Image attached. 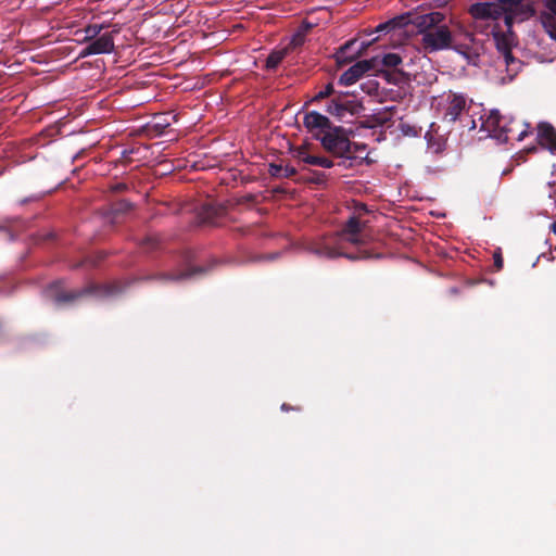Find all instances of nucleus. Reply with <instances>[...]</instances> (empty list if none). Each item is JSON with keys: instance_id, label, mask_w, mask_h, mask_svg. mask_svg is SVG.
<instances>
[{"instance_id": "1", "label": "nucleus", "mask_w": 556, "mask_h": 556, "mask_svg": "<svg viewBox=\"0 0 556 556\" xmlns=\"http://www.w3.org/2000/svg\"><path fill=\"white\" fill-rule=\"evenodd\" d=\"M203 269L201 267H195L191 271L181 273L179 276L161 274L156 276H143L134 278L131 280H117L104 285H89L79 290L65 291L62 289L61 281H55L49 286L46 290V296L54 302L58 306H64L67 304H72L77 300L89 295L94 294L97 296H115L124 292L127 288H129L134 282L138 281H149V280H179L188 278L198 273H202Z\"/></svg>"}, {"instance_id": "2", "label": "nucleus", "mask_w": 556, "mask_h": 556, "mask_svg": "<svg viewBox=\"0 0 556 556\" xmlns=\"http://www.w3.org/2000/svg\"><path fill=\"white\" fill-rule=\"evenodd\" d=\"M362 229L363 224L361 220L356 216H352L349 218L341 232L333 233L308 243L307 251L318 257L336 258L343 256L349 260H356L357 256L343 251L344 243L349 242L355 245L363 243L361 238Z\"/></svg>"}, {"instance_id": "3", "label": "nucleus", "mask_w": 556, "mask_h": 556, "mask_svg": "<svg viewBox=\"0 0 556 556\" xmlns=\"http://www.w3.org/2000/svg\"><path fill=\"white\" fill-rule=\"evenodd\" d=\"M445 15L441 12H431L418 15L413 21L421 35V46L428 53L451 49L453 35L448 26L443 24Z\"/></svg>"}, {"instance_id": "4", "label": "nucleus", "mask_w": 556, "mask_h": 556, "mask_svg": "<svg viewBox=\"0 0 556 556\" xmlns=\"http://www.w3.org/2000/svg\"><path fill=\"white\" fill-rule=\"evenodd\" d=\"M350 132L342 126H333L327 134L318 135L317 140L320 141L326 151L343 160L344 157H350L349 151L351 147L357 148L350 140Z\"/></svg>"}, {"instance_id": "5", "label": "nucleus", "mask_w": 556, "mask_h": 556, "mask_svg": "<svg viewBox=\"0 0 556 556\" xmlns=\"http://www.w3.org/2000/svg\"><path fill=\"white\" fill-rule=\"evenodd\" d=\"M363 110L364 106L359 101L350 99L343 92L331 98L326 106V112L339 119H343L346 115H358Z\"/></svg>"}, {"instance_id": "6", "label": "nucleus", "mask_w": 556, "mask_h": 556, "mask_svg": "<svg viewBox=\"0 0 556 556\" xmlns=\"http://www.w3.org/2000/svg\"><path fill=\"white\" fill-rule=\"evenodd\" d=\"M378 56L368 60H362L348 68L339 78V84L342 86H351L355 84L361 77L368 72L377 70Z\"/></svg>"}, {"instance_id": "7", "label": "nucleus", "mask_w": 556, "mask_h": 556, "mask_svg": "<svg viewBox=\"0 0 556 556\" xmlns=\"http://www.w3.org/2000/svg\"><path fill=\"white\" fill-rule=\"evenodd\" d=\"M114 33L115 31L104 33L100 37L88 41L79 52V58H87L93 54L111 53L114 50Z\"/></svg>"}, {"instance_id": "8", "label": "nucleus", "mask_w": 556, "mask_h": 556, "mask_svg": "<svg viewBox=\"0 0 556 556\" xmlns=\"http://www.w3.org/2000/svg\"><path fill=\"white\" fill-rule=\"evenodd\" d=\"M303 125L316 140L318 135L323 136L333 127L327 116L316 111L308 112L304 115Z\"/></svg>"}, {"instance_id": "9", "label": "nucleus", "mask_w": 556, "mask_h": 556, "mask_svg": "<svg viewBox=\"0 0 556 556\" xmlns=\"http://www.w3.org/2000/svg\"><path fill=\"white\" fill-rule=\"evenodd\" d=\"M468 12L476 20L497 21L503 15L504 9L494 2H477L469 7Z\"/></svg>"}, {"instance_id": "10", "label": "nucleus", "mask_w": 556, "mask_h": 556, "mask_svg": "<svg viewBox=\"0 0 556 556\" xmlns=\"http://www.w3.org/2000/svg\"><path fill=\"white\" fill-rule=\"evenodd\" d=\"M357 42L356 39L348 40L345 43L340 46L336 53L334 58L339 65H345L349 63H352L357 58L362 56L365 51L368 49V47L372 43V41L369 42H362L361 47L357 51L350 53L352 50V47Z\"/></svg>"}, {"instance_id": "11", "label": "nucleus", "mask_w": 556, "mask_h": 556, "mask_svg": "<svg viewBox=\"0 0 556 556\" xmlns=\"http://www.w3.org/2000/svg\"><path fill=\"white\" fill-rule=\"evenodd\" d=\"M466 105L467 99L464 94L450 92L446 98L444 119L451 123L455 122L466 109Z\"/></svg>"}, {"instance_id": "12", "label": "nucleus", "mask_w": 556, "mask_h": 556, "mask_svg": "<svg viewBox=\"0 0 556 556\" xmlns=\"http://www.w3.org/2000/svg\"><path fill=\"white\" fill-rule=\"evenodd\" d=\"M538 141L541 147L556 154V129L552 124L542 122L538 125Z\"/></svg>"}, {"instance_id": "13", "label": "nucleus", "mask_w": 556, "mask_h": 556, "mask_svg": "<svg viewBox=\"0 0 556 556\" xmlns=\"http://www.w3.org/2000/svg\"><path fill=\"white\" fill-rule=\"evenodd\" d=\"M132 210V203L127 200H119L110 204L106 211V217L112 224H115L119 218Z\"/></svg>"}, {"instance_id": "14", "label": "nucleus", "mask_w": 556, "mask_h": 556, "mask_svg": "<svg viewBox=\"0 0 556 556\" xmlns=\"http://www.w3.org/2000/svg\"><path fill=\"white\" fill-rule=\"evenodd\" d=\"M177 121V115L165 112L154 116L153 123L151 125V129L155 132V135L160 136L164 132V130L172 125L173 122Z\"/></svg>"}, {"instance_id": "15", "label": "nucleus", "mask_w": 556, "mask_h": 556, "mask_svg": "<svg viewBox=\"0 0 556 556\" xmlns=\"http://www.w3.org/2000/svg\"><path fill=\"white\" fill-rule=\"evenodd\" d=\"M506 121L497 110H492L483 119L482 127L488 130L493 137L495 132L501 128L502 124Z\"/></svg>"}, {"instance_id": "16", "label": "nucleus", "mask_w": 556, "mask_h": 556, "mask_svg": "<svg viewBox=\"0 0 556 556\" xmlns=\"http://www.w3.org/2000/svg\"><path fill=\"white\" fill-rule=\"evenodd\" d=\"M352 143L357 146V148L351 147L349 151L350 157H344L341 162L338 163L339 166L348 168L353 166V161L356 159L367 160V156H362V153L366 150V144L354 141H352Z\"/></svg>"}, {"instance_id": "17", "label": "nucleus", "mask_w": 556, "mask_h": 556, "mask_svg": "<svg viewBox=\"0 0 556 556\" xmlns=\"http://www.w3.org/2000/svg\"><path fill=\"white\" fill-rule=\"evenodd\" d=\"M510 35L511 34H505L501 30H493L495 46L501 54H504L511 50Z\"/></svg>"}, {"instance_id": "18", "label": "nucleus", "mask_w": 556, "mask_h": 556, "mask_svg": "<svg viewBox=\"0 0 556 556\" xmlns=\"http://www.w3.org/2000/svg\"><path fill=\"white\" fill-rule=\"evenodd\" d=\"M402 63V58L397 53H387L381 59L378 56L377 70L374 72H379L382 67L395 68L397 65Z\"/></svg>"}, {"instance_id": "19", "label": "nucleus", "mask_w": 556, "mask_h": 556, "mask_svg": "<svg viewBox=\"0 0 556 556\" xmlns=\"http://www.w3.org/2000/svg\"><path fill=\"white\" fill-rule=\"evenodd\" d=\"M541 23L545 31L556 40V15L551 12H542L540 15Z\"/></svg>"}, {"instance_id": "20", "label": "nucleus", "mask_w": 556, "mask_h": 556, "mask_svg": "<svg viewBox=\"0 0 556 556\" xmlns=\"http://www.w3.org/2000/svg\"><path fill=\"white\" fill-rule=\"evenodd\" d=\"M268 172H269L270 176H273V177H285V178L293 177L298 173L293 166H289V165L282 166L280 164H274V163H271L269 165Z\"/></svg>"}, {"instance_id": "21", "label": "nucleus", "mask_w": 556, "mask_h": 556, "mask_svg": "<svg viewBox=\"0 0 556 556\" xmlns=\"http://www.w3.org/2000/svg\"><path fill=\"white\" fill-rule=\"evenodd\" d=\"M339 92L334 90V86L332 83H328L326 86H324L319 91H317L314 97L311 99V103L320 102L324 99L327 98H333Z\"/></svg>"}, {"instance_id": "22", "label": "nucleus", "mask_w": 556, "mask_h": 556, "mask_svg": "<svg viewBox=\"0 0 556 556\" xmlns=\"http://www.w3.org/2000/svg\"><path fill=\"white\" fill-rule=\"evenodd\" d=\"M404 21H405V17L404 16H399V17H395V18H392L386 23H381L379 24L375 31L376 33H382V31H390L391 29H394L395 27H401L404 25Z\"/></svg>"}, {"instance_id": "23", "label": "nucleus", "mask_w": 556, "mask_h": 556, "mask_svg": "<svg viewBox=\"0 0 556 556\" xmlns=\"http://www.w3.org/2000/svg\"><path fill=\"white\" fill-rule=\"evenodd\" d=\"M286 56L285 50L273 51L266 59V68L275 70Z\"/></svg>"}, {"instance_id": "24", "label": "nucleus", "mask_w": 556, "mask_h": 556, "mask_svg": "<svg viewBox=\"0 0 556 556\" xmlns=\"http://www.w3.org/2000/svg\"><path fill=\"white\" fill-rule=\"evenodd\" d=\"M305 163L313 165V166L324 167V168H331L334 165L332 160H330L326 156H317V155L306 156Z\"/></svg>"}, {"instance_id": "25", "label": "nucleus", "mask_w": 556, "mask_h": 556, "mask_svg": "<svg viewBox=\"0 0 556 556\" xmlns=\"http://www.w3.org/2000/svg\"><path fill=\"white\" fill-rule=\"evenodd\" d=\"M104 25L102 24H90L85 28V38L84 41L88 42L94 38L100 37L101 31L103 30Z\"/></svg>"}, {"instance_id": "26", "label": "nucleus", "mask_w": 556, "mask_h": 556, "mask_svg": "<svg viewBox=\"0 0 556 556\" xmlns=\"http://www.w3.org/2000/svg\"><path fill=\"white\" fill-rule=\"evenodd\" d=\"M511 123L513 121L509 123L505 121L501 128L495 132L494 138L501 142H507L509 140V135L513 134V128L510 126Z\"/></svg>"}, {"instance_id": "27", "label": "nucleus", "mask_w": 556, "mask_h": 556, "mask_svg": "<svg viewBox=\"0 0 556 556\" xmlns=\"http://www.w3.org/2000/svg\"><path fill=\"white\" fill-rule=\"evenodd\" d=\"M502 55L504 58L507 70L511 72H517L520 66V61L513 55L511 50Z\"/></svg>"}, {"instance_id": "28", "label": "nucleus", "mask_w": 556, "mask_h": 556, "mask_svg": "<svg viewBox=\"0 0 556 556\" xmlns=\"http://www.w3.org/2000/svg\"><path fill=\"white\" fill-rule=\"evenodd\" d=\"M159 244L160 238L156 235H149L141 241V245L148 251L155 250Z\"/></svg>"}, {"instance_id": "29", "label": "nucleus", "mask_w": 556, "mask_h": 556, "mask_svg": "<svg viewBox=\"0 0 556 556\" xmlns=\"http://www.w3.org/2000/svg\"><path fill=\"white\" fill-rule=\"evenodd\" d=\"M498 5H501L504 11H518L519 7H521L523 0H496Z\"/></svg>"}, {"instance_id": "30", "label": "nucleus", "mask_w": 556, "mask_h": 556, "mask_svg": "<svg viewBox=\"0 0 556 556\" xmlns=\"http://www.w3.org/2000/svg\"><path fill=\"white\" fill-rule=\"evenodd\" d=\"M517 12L518 11H504L503 12V14H504V23H505V25L507 27L508 34H513L511 28H513L514 21H515V17L517 15Z\"/></svg>"}, {"instance_id": "31", "label": "nucleus", "mask_w": 556, "mask_h": 556, "mask_svg": "<svg viewBox=\"0 0 556 556\" xmlns=\"http://www.w3.org/2000/svg\"><path fill=\"white\" fill-rule=\"evenodd\" d=\"M494 267L496 271H500L503 268L504 260L502 256L501 249H496L493 253Z\"/></svg>"}, {"instance_id": "32", "label": "nucleus", "mask_w": 556, "mask_h": 556, "mask_svg": "<svg viewBox=\"0 0 556 556\" xmlns=\"http://www.w3.org/2000/svg\"><path fill=\"white\" fill-rule=\"evenodd\" d=\"M203 215H204V222L211 223L212 217L216 215V210L212 205H204L203 206Z\"/></svg>"}, {"instance_id": "33", "label": "nucleus", "mask_w": 556, "mask_h": 556, "mask_svg": "<svg viewBox=\"0 0 556 556\" xmlns=\"http://www.w3.org/2000/svg\"><path fill=\"white\" fill-rule=\"evenodd\" d=\"M295 155L299 160H301L304 163L306 156H313L312 154L308 153V149L306 146L299 147L295 151Z\"/></svg>"}, {"instance_id": "34", "label": "nucleus", "mask_w": 556, "mask_h": 556, "mask_svg": "<svg viewBox=\"0 0 556 556\" xmlns=\"http://www.w3.org/2000/svg\"><path fill=\"white\" fill-rule=\"evenodd\" d=\"M546 8L548 12L556 15V0H546Z\"/></svg>"}, {"instance_id": "35", "label": "nucleus", "mask_w": 556, "mask_h": 556, "mask_svg": "<svg viewBox=\"0 0 556 556\" xmlns=\"http://www.w3.org/2000/svg\"><path fill=\"white\" fill-rule=\"evenodd\" d=\"M278 256H279V253H269V254H265V255L258 256V260H262V261H274Z\"/></svg>"}, {"instance_id": "36", "label": "nucleus", "mask_w": 556, "mask_h": 556, "mask_svg": "<svg viewBox=\"0 0 556 556\" xmlns=\"http://www.w3.org/2000/svg\"><path fill=\"white\" fill-rule=\"evenodd\" d=\"M9 224H10V219H4V220L0 222V232L3 231V232L10 233Z\"/></svg>"}, {"instance_id": "37", "label": "nucleus", "mask_w": 556, "mask_h": 556, "mask_svg": "<svg viewBox=\"0 0 556 556\" xmlns=\"http://www.w3.org/2000/svg\"><path fill=\"white\" fill-rule=\"evenodd\" d=\"M355 210H356V212H358V213H363V212H364V213H367V212H368L367 205H366V204H364V203H358V204H356Z\"/></svg>"}, {"instance_id": "38", "label": "nucleus", "mask_w": 556, "mask_h": 556, "mask_svg": "<svg viewBox=\"0 0 556 556\" xmlns=\"http://www.w3.org/2000/svg\"><path fill=\"white\" fill-rule=\"evenodd\" d=\"M126 188L127 187L125 184H116L115 186L112 187V190L115 192H119V191L125 190Z\"/></svg>"}, {"instance_id": "39", "label": "nucleus", "mask_w": 556, "mask_h": 556, "mask_svg": "<svg viewBox=\"0 0 556 556\" xmlns=\"http://www.w3.org/2000/svg\"><path fill=\"white\" fill-rule=\"evenodd\" d=\"M375 122H376L378 125L382 126V125H384V124L388 122V118H383V117H375Z\"/></svg>"}, {"instance_id": "40", "label": "nucleus", "mask_w": 556, "mask_h": 556, "mask_svg": "<svg viewBox=\"0 0 556 556\" xmlns=\"http://www.w3.org/2000/svg\"><path fill=\"white\" fill-rule=\"evenodd\" d=\"M528 135V131L527 130H522L518 136H517V140L518 141H521L523 140Z\"/></svg>"}, {"instance_id": "41", "label": "nucleus", "mask_w": 556, "mask_h": 556, "mask_svg": "<svg viewBox=\"0 0 556 556\" xmlns=\"http://www.w3.org/2000/svg\"><path fill=\"white\" fill-rule=\"evenodd\" d=\"M281 409H282V410H285V412H288V410L292 409V407H291V406H289L288 404L283 403V404L281 405Z\"/></svg>"}, {"instance_id": "42", "label": "nucleus", "mask_w": 556, "mask_h": 556, "mask_svg": "<svg viewBox=\"0 0 556 556\" xmlns=\"http://www.w3.org/2000/svg\"><path fill=\"white\" fill-rule=\"evenodd\" d=\"M300 40H301L300 36H296V37H294V38H293V42H294V43L300 42Z\"/></svg>"}, {"instance_id": "43", "label": "nucleus", "mask_w": 556, "mask_h": 556, "mask_svg": "<svg viewBox=\"0 0 556 556\" xmlns=\"http://www.w3.org/2000/svg\"><path fill=\"white\" fill-rule=\"evenodd\" d=\"M316 174H317L318 176H321V177H324V176H325V175H324V173H316Z\"/></svg>"}]
</instances>
